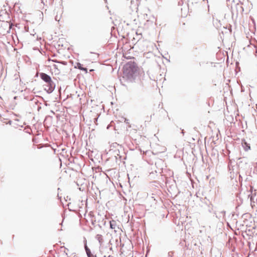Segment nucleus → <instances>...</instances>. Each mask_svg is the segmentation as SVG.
I'll list each match as a JSON object with an SVG mask.
<instances>
[{"label":"nucleus","instance_id":"obj_1","mask_svg":"<svg viewBox=\"0 0 257 257\" xmlns=\"http://www.w3.org/2000/svg\"><path fill=\"white\" fill-rule=\"evenodd\" d=\"M137 64L134 61H129L123 67L122 78L127 82H133L138 76Z\"/></svg>","mask_w":257,"mask_h":257},{"label":"nucleus","instance_id":"obj_2","mask_svg":"<svg viewBox=\"0 0 257 257\" xmlns=\"http://www.w3.org/2000/svg\"><path fill=\"white\" fill-rule=\"evenodd\" d=\"M237 165L240 169H242L244 171L248 169L250 167L249 160L246 157L238 158Z\"/></svg>","mask_w":257,"mask_h":257},{"label":"nucleus","instance_id":"obj_3","mask_svg":"<svg viewBox=\"0 0 257 257\" xmlns=\"http://www.w3.org/2000/svg\"><path fill=\"white\" fill-rule=\"evenodd\" d=\"M45 83H47V85H45L46 87L44 88V90L48 94L52 93L56 87L55 83L53 81L52 78H51V80H48L47 82Z\"/></svg>","mask_w":257,"mask_h":257},{"label":"nucleus","instance_id":"obj_4","mask_svg":"<svg viewBox=\"0 0 257 257\" xmlns=\"http://www.w3.org/2000/svg\"><path fill=\"white\" fill-rule=\"evenodd\" d=\"M39 75L41 79L45 82L51 80V76L45 73L41 72Z\"/></svg>","mask_w":257,"mask_h":257},{"label":"nucleus","instance_id":"obj_5","mask_svg":"<svg viewBox=\"0 0 257 257\" xmlns=\"http://www.w3.org/2000/svg\"><path fill=\"white\" fill-rule=\"evenodd\" d=\"M241 145L245 151H247L250 149L249 144L247 143L244 139L241 140Z\"/></svg>","mask_w":257,"mask_h":257},{"label":"nucleus","instance_id":"obj_6","mask_svg":"<svg viewBox=\"0 0 257 257\" xmlns=\"http://www.w3.org/2000/svg\"><path fill=\"white\" fill-rule=\"evenodd\" d=\"M84 247H85V250L86 254L88 257H97L96 254H94L93 253H92L91 252L90 249L87 246L86 244L85 245Z\"/></svg>","mask_w":257,"mask_h":257},{"label":"nucleus","instance_id":"obj_7","mask_svg":"<svg viewBox=\"0 0 257 257\" xmlns=\"http://www.w3.org/2000/svg\"><path fill=\"white\" fill-rule=\"evenodd\" d=\"M76 65L75 66V68H77L84 72H85V73H87V68L86 67H83L82 64H81L79 62L76 63Z\"/></svg>","mask_w":257,"mask_h":257},{"label":"nucleus","instance_id":"obj_8","mask_svg":"<svg viewBox=\"0 0 257 257\" xmlns=\"http://www.w3.org/2000/svg\"><path fill=\"white\" fill-rule=\"evenodd\" d=\"M95 238L98 241L100 245H101L103 242V236L100 234H97L95 236Z\"/></svg>","mask_w":257,"mask_h":257},{"label":"nucleus","instance_id":"obj_9","mask_svg":"<svg viewBox=\"0 0 257 257\" xmlns=\"http://www.w3.org/2000/svg\"><path fill=\"white\" fill-rule=\"evenodd\" d=\"M236 201L238 203L237 206L236 207V208L237 209L239 206V205L242 203V199L240 197L239 194H236Z\"/></svg>","mask_w":257,"mask_h":257},{"label":"nucleus","instance_id":"obj_10","mask_svg":"<svg viewBox=\"0 0 257 257\" xmlns=\"http://www.w3.org/2000/svg\"><path fill=\"white\" fill-rule=\"evenodd\" d=\"M109 224H110V228L111 229H115L116 223L114 220L110 221Z\"/></svg>","mask_w":257,"mask_h":257},{"label":"nucleus","instance_id":"obj_11","mask_svg":"<svg viewBox=\"0 0 257 257\" xmlns=\"http://www.w3.org/2000/svg\"><path fill=\"white\" fill-rule=\"evenodd\" d=\"M250 215L248 213H244L242 215V218H244V219H246V218L248 216H250Z\"/></svg>","mask_w":257,"mask_h":257},{"label":"nucleus","instance_id":"obj_12","mask_svg":"<svg viewBox=\"0 0 257 257\" xmlns=\"http://www.w3.org/2000/svg\"><path fill=\"white\" fill-rule=\"evenodd\" d=\"M115 154H116L117 156H119V160H120V161H121V156H120V155L118 154V153H119V150H117L115 151Z\"/></svg>","mask_w":257,"mask_h":257},{"label":"nucleus","instance_id":"obj_13","mask_svg":"<svg viewBox=\"0 0 257 257\" xmlns=\"http://www.w3.org/2000/svg\"><path fill=\"white\" fill-rule=\"evenodd\" d=\"M56 62H57V63H61V64H63L64 65H66L67 64V62L64 61H56Z\"/></svg>","mask_w":257,"mask_h":257},{"label":"nucleus","instance_id":"obj_14","mask_svg":"<svg viewBox=\"0 0 257 257\" xmlns=\"http://www.w3.org/2000/svg\"><path fill=\"white\" fill-rule=\"evenodd\" d=\"M124 122L126 123V124H129V122H128V119H127V118H124Z\"/></svg>","mask_w":257,"mask_h":257},{"label":"nucleus","instance_id":"obj_15","mask_svg":"<svg viewBox=\"0 0 257 257\" xmlns=\"http://www.w3.org/2000/svg\"><path fill=\"white\" fill-rule=\"evenodd\" d=\"M239 181L240 182L242 181V176H241L240 174L239 176Z\"/></svg>","mask_w":257,"mask_h":257},{"label":"nucleus","instance_id":"obj_16","mask_svg":"<svg viewBox=\"0 0 257 257\" xmlns=\"http://www.w3.org/2000/svg\"><path fill=\"white\" fill-rule=\"evenodd\" d=\"M181 134H182L183 136L184 135V134H185V131H184L183 130H182Z\"/></svg>","mask_w":257,"mask_h":257},{"label":"nucleus","instance_id":"obj_17","mask_svg":"<svg viewBox=\"0 0 257 257\" xmlns=\"http://www.w3.org/2000/svg\"><path fill=\"white\" fill-rule=\"evenodd\" d=\"M113 147H115L116 146H118V144L116 143L113 144Z\"/></svg>","mask_w":257,"mask_h":257},{"label":"nucleus","instance_id":"obj_18","mask_svg":"<svg viewBox=\"0 0 257 257\" xmlns=\"http://www.w3.org/2000/svg\"><path fill=\"white\" fill-rule=\"evenodd\" d=\"M221 213L223 215H225V211H221Z\"/></svg>","mask_w":257,"mask_h":257},{"label":"nucleus","instance_id":"obj_19","mask_svg":"<svg viewBox=\"0 0 257 257\" xmlns=\"http://www.w3.org/2000/svg\"><path fill=\"white\" fill-rule=\"evenodd\" d=\"M112 247H109V250L110 251L112 250Z\"/></svg>","mask_w":257,"mask_h":257},{"label":"nucleus","instance_id":"obj_20","mask_svg":"<svg viewBox=\"0 0 257 257\" xmlns=\"http://www.w3.org/2000/svg\"><path fill=\"white\" fill-rule=\"evenodd\" d=\"M178 4H179V5H182V2H179L178 3Z\"/></svg>","mask_w":257,"mask_h":257},{"label":"nucleus","instance_id":"obj_21","mask_svg":"<svg viewBox=\"0 0 257 257\" xmlns=\"http://www.w3.org/2000/svg\"><path fill=\"white\" fill-rule=\"evenodd\" d=\"M108 257H112V256L111 255L109 254V255H108Z\"/></svg>","mask_w":257,"mask_h":257},{"label":"nucleus","instance_id":"obj_22","mask_svg":"<svg viewBox=\"0 0 257 257\" xmlns=\"http://www.w3.org/2000/svg\"><path fill=\"white\" fill-rule=\"evenodd\" d=\"M115 158L116 160H117V157H116V156H115Z\"/></svg>","mask_w":257,"mask_h":257},{"label":"nucleus","instance_id":"obj_23","mask_svg":"<svg viewBox=\"0 0 257 257\" xmlns=\"http://www.w3.org/2000/svg\"><path fill=\"white\" fill-rule=\"evenodd\" d=\"M102 257H106V256L105 255H104Z\"/></svg>","mask_w":257,"mask_h":257},{"label":"nucleus","instance_id":"obj_24","mask_svg":"<svg viewBox=\"0 0 257 257\" xmlns=\"http://www.w3.org/2000/svg\"><path fill=\"white\" fill-rule=\"evenodd\" d=\"M256 249H257V247H256V248L254 250L255 251V250H256Z\"/></svg>","mask_w":257,"mask_h":257},{"label":"nucleus","instance_id":"obj_25","mask_svg":"<svg viewBox=\"0 0 257 257\" xmlns=\"http://www.w3.org/2000/svg\"><path fill=\"white\" fill-rule=\"evenodd\" d=\"M256 52L257 53V50H256Z\"/></svg>","mask_w":257,"mask_h":257}]
</instances>
